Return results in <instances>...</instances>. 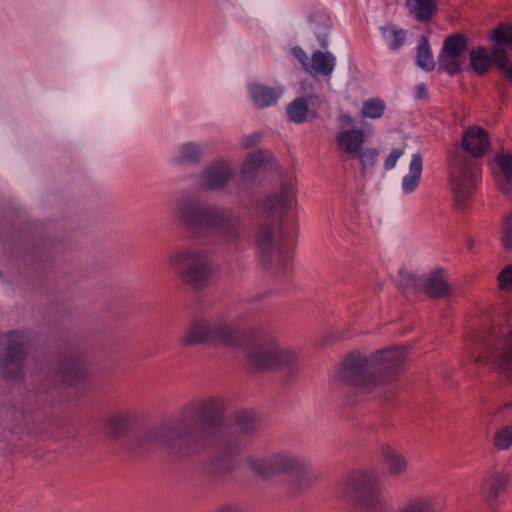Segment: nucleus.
<instances>
[{
  "label": "nucleus",
  "instance_id": "f257e3e1",
  "mask_svg": "<svg viewBox=\"0 0 512 512\" xmlns=\"http://www.w3.org/2000/svg\"><path fill=\"white\" fill-rule=\"evenodd\" d=\"M224 410L225 401L219 395L195 399L181 407L175 420L194 455L208 447L227 455L237 450L235 437L229 435L223 425Z\"/></svg>",
  "mask_w": 512,
  "mask_h": 512
},
{
  "label": "nucleus",
  "instance_id": "f03ea898",
  "mask_svg": "<svg viewBox=\"0 0 512 512\" xmlns=\"http://www.w3.org/2000/svg\"><path fill=\"white\" fill-rule=\"evenodd\" d=\"M295 195L292 184H281L262 203L261 210L274 218L273 222L259 227L256 243L261 264L274 274H286L292 261V242L283 227L284 215L292 209Z\"/></svg>",
  "mask_w": 512,
  "mask_h": 512
},
{
  "label": "nucleus",
  "instance_id": "7ed1b4c3",
  "mask_svg": "<svg viewBox=\"0 0 512 512\" xmlns=\"http://www.w3.org/2000/svg\"><path fill=\"white\" fill-rule=\"evenodd\" d=\"M172 214L189 232L202 236L213 232L225 242H233L242 233L241 219L230 208L203 203L196 196L183 192L175 200Z\"/></svg>",
  "mask_w": 512,
  "mask_h": 512
},
{
  "label": "nucleus",
  "instance_id": "20e7f679",
  "mask_svg": "<svg viewBox=\"0 0 512 512\" xmlns=\"http://www.w3.org/2000/svg\"><path fill=\"white\" fill-rule=\"evenodd\" d=\"M490 146L488 133L481 127H469L462 136L461 147H454L449 154L451 189L457 209H463L474 193L480 179L478 158Z\"/></svg>",
  "mask_w": 512,
  "mask_h": 512
},
{
  "label": "nucleus",
  "instance_id": "39448f33",
  "mask_svg": "<svg viewBox=\"0 0 512 512\" xmlns=\"http://www.w3.org/2000/svg\"><path fill=\"white\" fill-rule=\"evenodd\" d=\"M405 358L406 352L399 346L373 352L368 357L352 352L344 359L338 378L362 392H373L384 383L381 374L400 368Z\"/></svg>",
  "mask_w": 512,
  "mask_h": 512
},
{
  "label": "nucleus",
  "instance_id": "423d86ee",
  "mask_svg": "<svg viewBox=\"0 0 512 512\" xmlns=\"http://www.w3.org/2000/svg\"><path fill=\"white\" fill-rule=\"evenodd\" d=\"M338 489L343 497L356 496L361 512H392L381 493L380 479L372 473H350L341 480ZM397 512H437V510L431 497L414 496Z\"/></svg>",
  "mask_w": 512,
  "mask_h": 512
},
{
  "label": "nucleus",
  "instance_id": "0eeeda50",
  "mask_svg": "<svg viewBox=\"0 0 512 512\" xmlns=\"http://www.w3.org/2000/svg\"><path fill=\"white\" fill-rule=\"evenodd\" d=\"M183 346L203 344L235 348L243 344V334L234 320L220 315L193 320L181 339Z\"/></svg>",
  "mask_w": 512,
  "mask_h": 512
},
{
  "label": "nucleus",
  "instance_id": "6e6552de",
  "mask_svg": "<svg viewBox=\"0 0 512 512\" xmlns=\"http://www.w3.org/2000/svg\"><path fill=\"white\" fill-rule=\"evenodd\" d=\"M160 448L176 460L195 456L175 418L142 431L135 438L134 449L138 453H150Z\"/></svg>",
  "mask_w": 512,
  "mask_h": 512
},
{
  "label": "nucleus",
  "instance_id": "1a4fd4ad",
  "mask_svg": "<svg viewBox=\"0 0 512 512\" xmlns=\"http://www.w3.org/2000/svg\"><path fill=\"white\" fill-rule=\"evenodd\" d=\"M168 265L182 283L202 289L209 283L213 264L209 253L197 246H182L168 256Z\"/></svg>",
  "mask_w": 512,
  "mask_h": 512
},
{
  "label": "nucleus",
  "instance_id": "9d476101",
  "mask_svg": "<svg viewBox=\"0 0 512 512\" xmlns=\"http://www.w3.org/2000/svg\"><path fill=\"white\" fill-rule=\"evenodd\" d=\"M246 358L252 369L262 371L273 368L294 369L298 357L294 350L281 345L273 336L258 337L245 346Z\"/></svg>",
  "mask_w": 512,
  "mask_h": 512
},
{
  "label": "nucleus",
  "instance_id": "9b49d317",
  "mask_svg": "<svg viewBox=\"0 0 512 512\" xmlns=\"http://www.w3.org/2000/svg\"><path fill=\"white\" fill-rule=\"evenodd\" d=\"M250 467L253 472L264 478L279 474L304 475L306 462L300 456L283 450L264 457L250 459Z\"/></svg>",
  "mask_w": 512,
  "mask_h": 512
},
{
  "label": "nucleus",
  "instance_id": "f8f14e48",
  "mask_svg": "<svg viewBox=\"0 0 512 512\" xmlns=\"http://www.w3.org/2000/svg\"><path fill=\"white\" fill-rule=\"evenodd\" d=\"M28 336L24 332L11 331L2 336L3 351L0 354V371L7 380L22 377V363L26 357Z\"/></svg>",
  "mask_w": 512,
  "mask_h": 512
},
{
  "label": "nucleus",
  "instance_id": "ddd939ff",
  "mask_svg": "<svg viewBox=\"0 0 512 512\" xmlns=\"http://www.w3.org/2000/svg\"><path fill=\"white\" fill-rule=\"evenodd\" d=\"M476 361L492 365L507 378H512V330L491 335Z\"/></svg>",
  "mask_w": 512,
  "mask_h": 512
},
{
  "label": "nucleus",
  "instance_id": "4468645a",
  "mask_svg": "<svg viewBox=\"0 0 512 512\" xmlns=\"http://www.w3.org/2000/svg\"><path fill=\"white\" fill-rule=\"evenodd\" d=\"M87 376L88 370L82 355L70 351L61 356L57 371L48 370L46 375L47 387L51 388L58 384L75 386L83 382Z\"/></svg>",
  "mask_w": 512,
  "mask_h": 512
},
{
  "label": "nucleus",
  "instance_id": "2eb2a0df",
  "mask_svg": "<svg viewBox=\"0 0 512 512\" xmlns=\"http://www.w3.org/2000/svg\"><path fill=\"white\" fill-rule=\"evenodd\" d=\"M421 285L424 292L433 299L442 298L448 295L450 287L442 270H436L427 274L423 279L418 280L407 274L403 276L400 287L406 290L409 286Z\"/></svg>",
  "mask_w": 512,
  "mask_h": 512
},
{
  "label": "nucleus",
  "instance_id": "dca6fc26",
  "mask_svg": "<svg viewBox=\"0 0 512 512\" xmlns=\"http://www.w3.org/2000/svg\"><path fill=\"white\" fill-rule=\"evenodd\" d=\"M235 177V170L224 161H216L208 165L201 173V186L204 190L224 188Z\"/></svg>",
  "mask_w": 512,
  "mask_h": 512
},
{
  "label": "nucleus",
  "instance_id": "f3484780",
  "mask_svg": "<svg viewBox=\"0 0 512 512\" xmlns=\"http://www.w3.org/2000/svg\"><path fill=\"white\" fill-rule=\"evenodd\" d=\"M336 144L341 152V159L353 158L363 148L365 134L361 129L342 130L336 135Z\"/></svg>",
  "mask_w": 512,
  "mask_h": 512
},
{
  "label": "nucleus",
  "instance_id": "a211bd4d",
  "mask_svg": "<svg viewBox=\"0 0 512 512\" xmlns=\"http://www.w3.org/2000/svg\"><path fill=\"white\" fill-rule=\"evenodd\" d=\"M380 457L389 476L399 477L408 472L409 462L402 451L390 445H383L380 450Z\"/></svg>",
  "mask_w": 512,
  "mask_h": 512
},
{
  "label": "nucleus",
  "instance_id": "6ab92c4d",
  "mask_svg": "<svg viewBox=\"0 0 512 512\" xmlns=\"http://www.w3.org/2000/svg\"><path fill=\"white\" fill-rule=\"evenodd\" d=\"M509 483V475L506 473H494L485 478L480 486V494L484 501L494 510V502L501 496Z\"/></svg>",
  "mask_w": 512,
  "mask_h": 512
},
{
  "label": "nucleus",
  "instance_id": "aec40b11",
  "mask_svg": "<svg viewBox=\"0 0 512 512\" xmlns=\"http://www.w3.org/2000/svg\"><path fill=\"white\" fill-rule=\"evenodd\" d=\"M249 92L254 104L258 108H266L277 103L283 94V88L253 83L249 85Z\"/></svg>",
  "mask_w": 512,
  "mask_h": 512
},
{
  "label": "nucleus",
  "instance_id": "412c9836",
  "mask_svg": "<svg viewBox=\"0 0 512 512\" xmlns=\"http://www.w3.org/2000/svg\"><path fill=\"white\" fill-rule=\"evenodd\" d=\"M335 65L336 58L332 53L317 50L312 54L306 72L313 77H330L334 71Z\"/></svg>",
  "mask_w": 512,
  "mask_h": 512
},
{
  "label": "nucleus",
  "instance_id": "4be33fe9",
  "mask_svg": "<svg viewBox=\"0 0 512 512\" xmlns=\"http://www.w3.org/2000/svg\"><path fill=\"white\" fill-rule=\"evenodd\" d=\"M132 425V414L129 411H118L110 414L106 419V428L111 438L125 437Z\"/></svg>",
  "mask_w": 512,
  "mask_h": 512
},
{
  "label": "nucleus",
  "instance_id": "5701e85b",
  "mask_svg": "<svg viewBox=\"0 0 512 512\" xmlns=\"http://www.w3.org/2000/svg\"><path fill=\"white\" fill-rule=\"evenodd\" d=\"M316 96L310 95L306 97H299L294 99L286 108V113L289 121L293 123H303L317 117V113L310 111L308 102L312 101Z\"/></svg>",
  "mask_w": 512,
  "mask_h": 512
},
{
  "label": "nucleus",
  "instance_id": "b1692460",
  "mask_svg": "<svg viewBox=\"0 0 512 512\" xmlns=\"http://www.w3.org/2000/svg\"><path fill=\"white\" fill-rule=\"evenodd\" d=\"M422 169L423 164L421 155L418 153L413 154L409 165V173L405 175L402 180V189L404 193L410 194L416 190L420 183Z\"/></svg>",
  "mask_w": 512,
  "mask_h": 512
},
{
  "label": "nucleus",
  "instance_id": "393cba45",
  "mask_svg": "<svg viewBox=\"0 0 512 512\" xmlns=\"http://www.w3.org/2000/svg\"><path fill=\"white\" fill-rule=\"evenodd\" d=\"M234 424L240 433L246 435L254 434L261 428L259 416L251 410H242L237 412Z\"/></svg>",
  "mask_w": 512,
  "mask_h": 512
},
{
  "label": "nucleus",
  "instance_id": "a878e982",
  "mask_svg": "<svg viewBox=\"0 0 512 512\" xmlns=\"http://www.w3.org/2000/svg\"><path fill=\"white\" fill-rule=\"evenodd\" d=\"M406 6L415 19L420 22L429 21L437 10L435 0H407Z\"/></svg>",
  "mask_w": 512,
  "mask_h": 512
},
{
  "label": "nucleus",
  "instance_id": "bb28decb",
  "mask_svg": "<svg viewBox=\"0 0 512 512\" xmlns=\"http://www.w3.org/2000/svg\"><path fill=\"white\" fill-rule=\"evenodd\" d=\"M495 44L497 43L495 42ZM496 47H498V45L492 49V52ZM470 60L472 68L476 73L480 75L487 72L492 62H494L497 66L493 53L489 55L486 49L483 47H480L477 50H472L470 53Z\"/></svg>",
  "mask_w": 512,
  "mask_h": 512
},
{
  "label": "nucleus",
  "instance_id": "cd10ccee",
  "mask_svg": "<svg viewBox=\"0 0 512 512\" xmlns=\"http://www.w3.org/2000/svg\"><path fill=\"white\" fill-rule=\"evenodd\" d=\"M273 158V154L267 150H260L253 153H250L245 161L242 174L245 177H249L254 174V172L270 162Z\"/></svg>",
  "mask_w": 512,
  "mask_h": 512
},
{
  "label": "nucleus",
  "instance_id": "c85d7f7f",
  "mask_svg": "<svg viewBox=\"0 0 512 512\" xmlns=\"http://www.w3.org/2000/svg\"><path fill=\"white\" fill-rule=\"evenodd\" d=\"M203 154V149L199 144L188 142L178 148V155L175 158L178 164L198 163Z\"/></svg>",
  "mask_w": 512,
  "mask_h": 512
},
{
  "label": "nucleus",
  "instance_id": "c756f323",
  "mask_svg": "<svg viewBox=\"0 0 512 512\" xmlns=\"http://www.w3.org/2000/svg\"><path fill=\"white\" fill-rule=\"evenodd\" d=\"M416 64L421 69L429 72L435 68L429 41L425 36H421L417 45Z\"/></svg>",
  "mask_w": 512,
  "mask_h": 512
},
{
  "label": "nucleus",
  "instance_id": "7c9ffc66",
  "mask_svg": "<svg viewBox=\"0 0 512 512\" xmlns=\"http://www.w3.org/2000/svg\"><path fill=\"white\" fill-rule=\"evenodd\" d=\"M233 470L230 458H215L206 466V473L214 480L226 477Z\"/></svg>",
  "mask_w": 512,
  "mask_h": 512
},
{
  "label": "nucleus",
  "instance_id": "2f4dec72",
  "mask_svg": "<svg viewBox=\"0 0 512 512\" xmlns=\"http://www.w3.org/2000/svg\"><path fill=\"white\" fill-rule=\"evenodd\" d=\"M496 163L501 169V172L505 178L504 183L501 184V190L504 194L512 197L510 186L512 185V155L501 154L495 158Z\"/></svg>",
  "mask_w": 512,
  "mask_h": 512
},
{
  "label": "nucleus",
  "instance_id": "473e14b6",
  "mask_svg": "<svg viewBox=\"0 0 512 512\" xmlns=\"http://www.w3.org/2000/svg\"><path fill=\"white\" fill-rule=\"evenodd\" d=\"M467 47V39L461 34H453L448 36L443 43L442 52L451 56L462 57Z\"/></svg>",
  "mask_w": 512,
  "mask_h": 512
},
{
  "label": "nucleus",
  "instance_id": "72a5a7b5",
  "mask_svg": "<svg viewBox=\"0 0 512 512\" xmlns=\"http://www.w3.org/2000/svg\"><path fill=\"white\" fill-rule=\"evenodd\" d=\"M382 35L386 40H389V47L391 50H398L406 40V31L398 29L393 25L381 27Z\"/></svg>",
  "mask_w": 512,
  "mask_h": 512
},
{
  "label": "nucleus",
  "instance_id": "f704fd0d",
  "mask_svg": "<svg viewBox=\"0 0 512 512\" xmlns=\"http://www.w3.org/2000/svg\"><path fill=\"white\" fill-rule=\"evenodd\" d=\"M462 60L460 56H451L448 53L440 52L438 56V70L455 75L460 71Z\"/></svg>",
  "mask_w": 512,
  "mask_h": 512
},
{
  "label": "nucleus",
  "instance_id": "c9c22d12",
  "mask_svg": "<svg viewBox=\"0 0 512 512\" xmlns=\"http://www.w3.org/2000/svg\"><path fill=\"white\" fill-rule=\"evenodd\" d=\"M385 111V103L379 98H372L362 105V116L365 118L378 119Z\"/></svg>",
  "mask_w": 512,
  "mask_h": 512
},
{
  "label": "nucleus",
  "instance_id": "e433bc0d",
  "mask_svg": "<svg viewBox=\"0 0 512 512\" xmlns=\"http://www.w3.org/2000/svg\"><path fill=\"white\" fill-rule=\"evenodd\" d=\"M378 151L376 149H361L353 158L360 161L362 166V172L365 173L367 169H371L375 166L378 159Z\"/></svg>",
  "mask_w": 512,
  "mask_h": 512
},
{
  "label": "nucleus",
  "instance_id": "4c0bfd02",
  "mask_svg": "<svg viewBox=\"0 0 512 512\" xmlns=\"http://www.w3.org/2000/svg\"><path fill=\"white\" fill-rule=\"evenodd\" d=\"M512 444V425L506 426L496 432L494 436V445L498 449H507Z\"/></svg>",
  "mask_w": 512,
  "mask_h": 512
},
{
  "label": "nucleus",
  "instance_id": "58836bf2",
  "mask_svg": "<svg viewBox=\"0 0 512 512\" xmlns=\"http://www.w3.org/2000/svg\"><path fill=\"white\" fill-rule=\"evenodd\" d=\"M320 21L322 26H315L313 28L314 33L316 34L318 40L320 41V45L322 48H326L328 45L327 37H328V29H329V19L326 16H320Z\"/></svg>",
  "mask_w": 512,
  "mask_h": 512
},
{
  "label": "nucleus",
  "instance_id": "ea45409f",
  "mask_svg": "<svg viewBox=\"0 0 512 512\" xmlns=\"http://www.w3.org/2000/svg\"><path fill=\"white\" fill-rule=\"evenodd\" d=\"M502 241L506 249L512 250V212L504 221Z\"/></svg>",
  "mask_w": 512,
  "mask_h": 512
},
{
  "label": "nucleus",
  "instance_id": "a19ab883",
  "mask_svg": "<svg viewBox=\"0 0 512 512\" xmlns=\"http://www.w3.org/2000/svg\"><path fill=\"white\" fill-rule=\"evenodd\" d=\"M501 289H508L512 285V264L507 265L498 275Z\"/></svg>",
  "mask_w": 512,
  "mask_h": 512
},
{
  "label": "nucleus",
  "instance_id": "79ce46f5",
  "mask_svg": "<svg viewBox=\"0 0 512 512\" xmlns=\"http://www.w3.org/2000/svg\"><path fill=\"white\" fill-rule=\"evenodd\" d=\"M404 154V150L400 148L393 149L384 162L385 170H391L395 167L398 159Z\"/></svg>",
  "mask_w": 512,
  "mask_h": 512
},
{
  "label": "nucleus",
  "instance_id": "37998d69",
  "mask_svg": "<svg viewBox=\"0 0 512 512\" xmlns=\"http://www.w3.org/2000/svg\"><path fill=\"white\" fill-rule=\"evenodd\" d=\"M291 53L301 63L303 69L307 71L310 59L308 58L306 52L301 47L295 46L291 49Z\"/></svg>",
  "mask_w": 512,
  "mask_h": 512
},
{
  "label": "nucleus",
  "instance_id": "c03bdc74",
  "mask_svg": "<svg viewBox=\"0 0 512 512\" xmlns=\"http://www.w3.org/2000/svg\"><path fill=\"white\" fill-rule=\"evenodd\" d=\"M262 135L260 133H253L243 138L242 144L244 147L249 148L261 141Z\"/></svg>",
  "mask_w": 512,
  "mask_h": 512
},
{
  "label": "nucleus",
  "instance_id": "a18cd8bd",
  "mask_svg": "<svg viewBox=\"0 0 512 512\" xmlns=\"http://www.w3.org/2000/svg\"><path fill=\"white\" fill-rule=\"evenodd\" d=\"M16 411L13 407L0 405V419L13 420L15 418Z\"/></svg>",
  "mask_w": 512,
  "mask_h": 512
},
{
  "label": "nucleus",
  "instance_id": "49530a36",
  "mask_svg": "<svg viewBox=\"0 0 512 512\" xmlns=\"http://www.w3.org/2000/svg\"><path fill=\"white\" fill-rule=\"evenodd\" d=\"M427 88L426 85L423 83L417 84L414 88V96L418 100L426 99L427 98Z\"/></svg>",
  "mask_w": 512,
  "mask_h": 512
},
{
  "label": "nucleus",
  "instance_id": "de8ad7c7",
  "mask_svg": "<svg viewBox=\"0 0 512 512\" xmlns=\"http://www.w3.org/2000/svg\"><path fill=\"white\" fill-rule=\"evenodd\" d=\"M216 512H243L241 507L235 503H227L220 506Z\"/></svg>",
  "mask_w": 512,
  "mask_h": 512
},
{
  "label": "nucleus",
  "instance_id": "09e8293b",
  "mask_svg": "<svg viewBox=\"0 0 512 512\" xmlns=\"http://www.w3.org/2000/svg\"><path fill=\"white\" fill-rule=\"evenodd\" d=\"M339 122H340V124H341V126H342V127H344V126H352V125H353L354 120H353V118H352L350 115H348V114H341V115L339 116Z\"/></svg>",
  "mask_w": 512,
  "mask_h": 512
},
{
  "label": "nucleus",
  "instance_id": "8fccbe9b",
  "mask_svg": "<svg viewBox=\"0 0 512 512\" xmlns=\"http://www.w3.org/2000/svg\"><path fill=\"white\" fill-rule=\"evenodd\" d=\"M292 489H293L295 492H301V491L303 490V487H302L300 484L293 483V484H292Z\"/></svg>",
  "mask_w": 512,
  "mask_h": 512
},
{
  "label": "nucleus",
  "instance_id": "3c124183",
  "mask_svg": "<svg viewBox=\"0 0 512 512\" xmlns=\"http://www.w3.org/2000/svg\"><path fill=\"white\" fill-rule=\"evenodd\" d=\"M306 473H307V470L305 471L304 475H298L299 477H301L304 480V482H307V479H305Z\"/></svg>",
  "mask_w": 512,
  "mask_h": 512
}]
</instances>
